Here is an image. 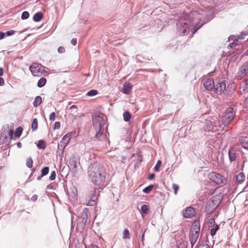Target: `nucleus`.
I'll return each mask as SVG.
<instances>
[{"mask_svg": "<svg viewBox=\"0 0 248 248\" xmlns=\"http://www.w3.org/2000/svg\"><path fill=\"white\" fill-rule=\"evenodd\" d=\"M228 155L229 160L231 162L235 160L238 157H239L238 154L236 153L234 146H232L230 148L228 151Z\"/></svg>", "mask_w": 248, "mask_h": 248, "instance_id": "nucleus-11", "label": "nucleus"}, {"mask_svg": "<svg viewBox=\"0 0 248 248\" xmlns=\"http://www.w3.org/2000/svg\"><path fill=\"white\" fill-rule=\"evenodd\" d=\"M43 18V15L40 13H36L33 17V19L36 22L40 21Z\"/></svg>", "mask_w": 248, "mask_h": 248, "instance_id": "nucleus-23", "label": "nucleus"}, {"mask_svg": "<svg viewBox=\"0 0 248 248\" xmlns=\"http://www.w3.org/2000/svg\"><path fill=\"white\" fill-rule=\"evenodd\" d=\"M206 126L204 127L205 130L210 131L213 129V125L211 121L209 120L206 121Z\"/></svg>", "mask_w": 248, "mask_h": 248, "instance_id": "nucleus-22", "label": "nucleus"}, {"mask_svg": "<svg viewBox=\"0 0 248 248\" xmlns=\"http://www.w3.org/2000/svg\"><path fill=\"white\" fill-rule=\"evenodd\" d=\"M144 239V234H143L142 236V240H143Z\"/></svg>", "mask_w": 248, "mask_h": 248, "instance_id": "nucleus-59", "label": "nucleus"}, {"mask_svg": "<svg viewBox=\"0 0 248 248\" xmlns=\"http://www.w3.org/2000/svg\"><path fill=\"white\" fill-rule=\"evenodd\" d=\"M5 36V34L2 32H0V40L4 38Z\"/></svg>", "mask_w": 248, "mask_h": 248, "instance_id": "nucleus-48", "label": "nucleus"}, {"mask_svg": "<svg viewBox=\"0 0 248 248\" xmlns=\"http://www.w3.org/2000/svg\"><path fill=\"white\" fill-rule=\"evenodd\" d=\"M132 86L129 82H125L123 86L122 92L126 94H128L131 91Z\"/></svg>", "mask_w": 248, "mask_h": 248, "instance_id": "nucleus-16", "label": "nucleus"}, {"mask_svg": "<svg viewBox=\"0 0 248 248\" xmlns=\"http://www.w3.org/2000/svg\"><path fill=\"white\" fill-rule=\"evenodd\" d=\"M73 165L74 166V168H77V163L76 162H73Z\"/></svg>", "mask_w": 248, "mask_h": 248, "instance_id": "nucleus-53", "label": "nucleus"}, {"mask_svg": "<svg viewBox=\"0 0 248 248\" xmlns=\"http://www.w3.org/2000/svg\"><path fill=\"white\" fill-rule=\"evenodd\" d=\"M189 21L188 20L180 19L177 23V26L180 31L185 34L188 27Z\"/></svg>", "mask_w": 248, "mask_h": 248, "instance_id": "nucleus-8", "label": "nucleus"}, {"mask_svg": "<svg viewBox=\"0 0 248 248\" xmlns=\"http://www.w3.org/2000/svg\"><path fill=\"white\" fill-rule=\"evenodd\" d=\"M208 178L218 185L225 184L227 181L224 176L215 172H210L208 174Z\"/></svg>", "mask_w": 248, "mask_h": 248, "instance_id": "nucleus-5", "label": "nucleus"}, {"mask_svg": "<svg viewBox=\"0 0 248 248\" xmlns=\"http://www.w3.org/2000/svg\"><path fill=\"white\" fill-rule=\"evenodd\" d=\"M123 238L124 239H129L130 238L129 232L127 229H125L124 230Z\"/></svg>", "mask_w": 248, "mask_h": 248, "instance_id": "nucleus-32", "label": "nucleus"}, {"mask_svg": "<svg viewBox=\"0 0 248 248\" xmlns=\"http://www.w3.org/2000/svg\"><path fill=\"white\" fill-rule=\"evenodd\" d=\"M198 248H210V246L206 243H203L200 244L198 246Z\"/></svg>", "mask_w": 248, "mask_h": 248, "instance_id": "nucleus-37", "label": "nucleus"}, {"mask_svg": "<svg viewBox=\"0 0 248 248\" xmlns=\"http://www.w3.org/2000/svg\"><path fill=\"white\" fill-rule=\"evenodd\" d=\"M154 187V185H150L149 186L146 187L143 189V192L145 193L148 194L149 193Z\"/></svg>", "mask_w": 248, "mask_h": 248, "instance_id": "nucleus-26", "label": "nucleus"}, {"mask_svg": "<svg viewBox=\"0 0 248 248\" xmlns=\"http://www.w3.org/2000/svg\"><path fill=\"white\" fill-rule=\"evenodd\" d=\"M37 147L39 149H44L46 147L45 142L44 141L41 140L38 141V142L37 144Z\"/></svg>", "mask_w": 248, "mask_h": 248, "instance_id": "nucleus-30", "label": "nucleus"}, {"mask_svg": "<svg viewBox=\"0 0 248 248\" xmlns=\"http://www.w3.org/2000/svg\"><path fill=\"white\" fill-rule=\"evenodd\" d=\"M23 131V128L19 126L16 129V132L15 133V135L16 137L19 138Z\"/></svg>", "mask_w": 248, "mask_h": 248, "instance_id": "nucleus-27", "label": "nucleus"}, {"mask_svg": "<svg viewBox=\"0 0 248 248\" xmlns=\"http://www.w3.org/2000/svg\"><path fill=\"white\" fill-rule=\"evenodd\" d=\"M248 73V61L246 62L241 67L237 73V78L239 79H242Z\"/></svg>", "mask_w": 248, "mask_h": 248, "instance_id": "nucleus-10", "label": "nucleus"}, {"mask_svg": "<svg viewBox=\"0 0 248 248\" xmlns=\"http://www.w3.org/2000/svg\"><path fill=\"white\" fill-rule=\"evenodd\" d=\"M4 84V80L2 78L0 77V86H2Z\"/></svg>", "mask_w": 248, "mask_h": 248, "instance_id": "nucleus-46", "label": "nucleus"}, {"mask_svg": "<svg viewBox=\"0 0 248 248\" xmlns=\"http://www.w3.org/2000/svg\"><path fill=\"white\" fill-rule=\"evenodd\" d=\"M245 54H246V55H248V49L246 51V52H245Z\"/></svg>", "mask_w": 248, "mask_h": 248, "instance_id": "nucleus-58", "label": "nucleus"}, {"mask_svg": "<svg viewBox=\"0 0 248 248\" xmlns=\"http://www.w3.org/2000/svg\"><path fill=\"white\" fill-rule=\"evenodd\" d=\"M29 16V13L27 11H24L22 13V14L21 15V18L22 19H27Z\"/></svg>", "mask_w": 248, "mask_h": 248, "instance_id": "nucleus-35", "label": "nucleus"}, {"mask_svg": "<svg viewBox=\"0 0 248 248\" xmlns=\"http://www.w3.org/2000/svg\"><path fill=\"white\" fill-rule=\"evenodd\" d=\"M88 172L92 182L96 186H101L105 179L106 169L102 164L95 162L90 164Z\"/></svg>", "mask_w": 248, "mask_h": 248, "instance_id": "nucleus-1", "label": "nucleus"}, {"mask_svg": "<svg viewBox=\"0 0 248 248\" xmlns=\"http://www.w3.org/2000/svg\"><path fill=\"white\" fill-rule=\"evenodd\" d=\"M162 162L160 160H158L156 165L154 167V170L155 171H158L159 170V169L161 166Z\"/></svg>", "mask_w": 248, "mask_h": 248, "instance_id": "nucleus-33", "label": "nucleus"}, {"mask_svg": "<svg viewBox=\"0 0 248 248\" xmlns=\"http://www.w3.org/2000/svg\"><path fill=\"white\" fill-rule=\"evenodd\" d=\"M3 74V69L2 67H0V76H2Z\"/></svg>", "mask_w": 248, "mask_h": 248, "instance_id": "nucleus-51", "label": "nucleus"}, {"mask_svg": "<svg viewBox=\"0 0 248 248\" xmlns=\"http://www.w3.org/2000/svg\"><path fill=\"white\" fill-rule=\"evenodd\" d=\"M46 82V79L45 78L42 77L41 78L37 83V86L39 88H42L44 87Z\"/></svg>", "mask_w": 248, "mask_h": 248, "instance_id": "nucleus-20", "label": "nucleus"}, {"mask_svg": "<svg viewBox=\"0 0 248 248\" xmlns=\"http://www.w3.org/2000/svg\"><path fill=\"white\" fill-rule=\"evenodd\" d=\"M234 117V112L232 108L226 109L222 118L224 124H229Z\"/></svg>", "mask_w": 248, "mask_h": 248, "instance_id": "nucleus-7", "label": "nucleus"}, {"mask_svg": "<svg viewBox=\"0 0 248 248\" xmlns=\"http://www.w3.org/2000/svg\"><path fill=\"white\" fill-rule=\"evenodd\" d=\"M123 117L124 121L128 122L131 118L132 115L129 111H126L124 113Z\"/></svg>", "mask_w": 248, "mask_h": 248, "instance_id": "nucleus-21", "label": "nucleus"}, {"mask_svg": "<svg viewBox=\"0 0 248 248\" xmlns=\"http://www.w3.org/2000/svg\"><path fill=\"white\" fill-rule=\"evenodd\" d=\"M30 70L34 77H40L42 76H46L47 75V72L45 70V67L38 63H33L30 66Z\"/></svg>", "mask_w": 248, "mask_h": 248, "instance_id": "nucleus-4", "label": "nucleus"}, {"mask_svg": "<svg viewBox=\"0 0 248 248\" xmlns=\"http://www.w3.org/2000/svg\"><path fill=\"white\" fill-rule=\"evenodd\" d=\"M98 198L96 195V190L94 189L93 191H92L90 195L88 196V202L87 203V205L88 206H93L96 203V201Z\"/></svg>", "mask_w": 248, "mask_h": 248, "instance_id": "nucleus-9", "label": "nucleus"}, {"mask_svg": "<svg viewBox=\"0 0 248 248\" xmlns=\"http://www.w3.org/2000/svg\"><path fill=\"white\" fill-rule=\"evenodd\" d=\"M49 168L48 167L43 168L41 170V176H44L47 174L49 172Z\"/></svg>", "mask_w": 248, "mask_h": 248, "instance_id": "nucleus-28", "label": "nucleus"}, {"mask_svg": "<svg viewBox=\"0 0 248 248\" xmlns=\"http://www.w3.org/2000/svg\"><path fill=\"white\" fill-rule=\"evenodd\" d=\"M245 103H248V97L245 99Z\"/></svg>", "mask_w": 248, "mask_h": 248, "instance_id": "nucleus-54", "label": "nucleus"}, {"mask_svg": "<svg viewBox=\"0 0 248 248\" xmlns=\"http://www.w3.org/2000/svg\"><path fill=\"white\" fill-rule=\"evenodd\" d=\"M98 93V92L96 90H92L89 91L86 95L88 96H93L97 95Z\"/></svg>", "mask_w": 248, "mask_h": 248, "instance_id": "nucleus-29", "label": "nucleus"}, {"mask_svg": "<svg viewBox=\"0 0 248 248\" xmlns=\"http://www.w3.org/2000/svg\"><path fill=\"white\" fill-rule=\"evenodd\" d=\"M37 198H38V196H37V195H33V196H32V197H31V200L32 201L34 202V201H35L37 199Z\"/></svg>", "mask_w": 248, "mask_h": 248, "instance_id": "nucleus-45", "label": "nucleus"}, {"mask_svg": "<svg viewBox=\"0 0 248 248\" xmlns=\"http://www.w3.org/2000/svg\"><path fill=\"white\" fill-rule=\"evenodd\" d=\"M148 207L146 204H143L141 207V211L143 214H147L149 212Z\"/></svg>", "mask_w": 248, "mask_h": 248, "instance_id": "nucleus-31", "label": "nucleus"}, {"mask_svg": "<svg viewBox=\"0 0 248 248\" xmlns=\"http://www.w3.org/2000/svg\"><path fill=\"white\" fill-rule=\"evenodd\" d=\"M38 128V121L36 118L33 119L32 123L31 124V129L32 131L36 130Z\"/></svg>", "mask_w": 248, "mask_h": 248, "instance_id": "nucleus-25", "label": "nucleus"}, {"mask_svg": "<svg viewBox=\"0 0 248 248\" xmlns=\"http://www.w3.org/2000/svg\"><path fill=\"white\" fill-rule=\"evenodd\" d=\"M42 177H43V176H41H41H38V177H37V180H40L41 179V178H42Z\"/></svg>", "mask_w": 248, "mask_h": 248, "instance_id": "nucleus-56", "label": "nucleus"}, {"mask_svg": "<svg viewBox=\"0 0 248 248\" xmlns=\"http://www.w3.org/2000/svg\"><path fill=\"white\" fill-rule=\"evenodd\" d=\"M222 200V196L220 194L213 196L207 202L205 210L208 213H211L218 206Z\"/></svg>", "mask_w": 248, "mask_h": 248, "instance_id": "nucleus-2", "label": "nucleus"}, {"mask_svg": "<svg viewBox=\"0 0 248 248\" xmlns=\"http://www.w3.org/2000/svg\"><path fill=\"white\" fill-rule=\"evenodd\" d=\"M33 165V161L31 158H28L26 161V165L29 168H31Z\"/></svg>", "mask_w": 248, "mask_h": 248, "instance_id": "nucleus-34", "label": "nucleus"}, {"mask_svg": "<svg viewBox=\"0 0 248 248\" xmlns=\"http://www.w3.org/2000/svg\"><path fill=\"white\" fill-rule=\"evenodd\" d=\"M240 142L244 148L248 149V138H242L240 140Z\"/></svg>", "mask_w": 248, "mask_h": 248, "instance_id": "nucleus-18", "label": "nucleus"}, {"mask_svg": "<svg viewBox=\"0 0 248 248\" xmlns=\"http://www.w3.org/2000/svg\"><path fill=\"white\" fill-rule=\"evenodd\" d=\"M60 126H61V124L59 122H55L54 128L59 129Z\"/></svg>", "mask_w": 248, "mask_h": 248, "instance_id": "nucleus-43", "label": "nucleus"}, {"mask_svg": "<svg viewBox=\"0 0 248 248\" xmlns=\"http://www.w3.org/2000/svg\"><path fill=\"white\" fill-rule=\"evenodd\" d=\"M56 178V172L55 171L51 172L50 175L49 176V179L51 181L54 180Z\"/></svg>", "mask_w": 248, "mask_h": 248, "instance_id": "nucleus-38", "label": "nucleus"}, {"mask_svg": "<svg viewBox=\"0 0 248 248\" xmlns=\"http://www.w3.org/2000/svg\"><path fill=\"white\" fill-rule=\"evenodd\" d=\"M155 174L154 173H152V174H151L149 176V177H148V179H149V180H152V179H153L155 177Z\"/></svg>", "mask_w": 248, "mask_h": 248, "instance_id": "nucleus-47", "label": "nucleus"}, {"mask_svg": "<svg viewBox=\"0 0 248 248\" xmlns=\"http://www.w3.org/2000/svg\"><path fill=\"white\" fill-rule=\"evenodd\" d=\"M195 214V209L193 207H187L183 212V216L185 218H189L193 217Z\"/></svg>", "mask_w": 248, "mask_h": 248, "instance_id": "nucleus-12", "label": "nucleus"}, {"mask_svg": "<svg viewBox=\"0 0 248 248\" xmlns=\"http://www.w3.org/2000/svg\"><path fill=\"white\" fill-rule=\"evenodd\" d=\"M219 226L217 224H214L213 226H211V229L210 230V234L211 235L213 236H214L217 231L218 230Z\"/></svg>", "mask_w": 248, "mask_h": 248, "instance_id": "nucleus-19", "label": "nucleus"}, {"mask_svg": "<svg viewBox=\"0 0 248 248\" xmlns=\"http://www.w3.org/2000/svg\"><path fill=\"white\" fill-rule=\"evenodd\" d=\"M71 139V135L67 134L64 136L60 142V146L64 149L66 145L68 144Z\"/></svg>", "mask_w": 248, "mask_h": 248, "instance_id": "nucleus-13", "label": "nucleus"}, {"mask_svg": "<svg viewBox=\"0 0 248 248\" xmlns=\"http://www.w3.org/2000/svg\"><path fill=\"white\" fill-rule=\"evenodd\" d=\"M226 89V84L224 82H220L216 85L215 90L216 93H223Z\"/></svg>", "mask_w": 248, "mask_h": 248, "instance_id": "nucleus-15", "label": "nucleus"}, {"mask_svg": "<svg viewBox=\"0 0 248 248\" xmlns=\"http://www.w3.org/2000/svg\"><path fill=\"white\" fill-rule=\"evenodd\" d=\"M200 225L198 222H194L191 227L189 232V241L191 245V248L197 242L199 235Z\"/></svg>", "mask_w": 248, "mask_h": 248, "instance_id": "nucleus-3", "label": "nucleus"}, {"mask_svg": "<svg viewBox=\"0 0 248 248\" xmlns=\"http://www.w3.org/2000/svg\"><path fill=\"white\" fill-rule=\"evenodd\" d=\"M172 189L174 190V193L175 195H176L177 193V191L179 189V186L176 184H173L172 185Z\"/></svg>", "mask_w": 248, "mask_h": 248, "instance_id": "nucleus-36", "label": "nucleus"}, {"mask_svg": "<svg viewBox=\"0 0 248 248\" xmlns=\"http://www.w3.org/2000/svg\"><path fill=\"white\" fill-rule=\"evenodd\" d=\"M42 103V98L40 96H37L35 98L33 102V105L35 107L39 106Z\"/></svg>", "mask_w": 248, "mask_h": 248, "instance_id": "nucleus-24", "label": "nucleus"}, {"mask_svg": "<svg viewBox=\"0 0 248 248\" xmlns=\"http://www.w3.org/2000/svg\"><path fill=\"white\" fill-rule=\"evenodd\" d=\"M236 178L237 182L239 183H242L245 180V175L243 172L239 173Z\"/></svg>", "mask_w": 248, "mask_h": 248, "instance_id": "nucleus-17", "label": "nucleus"}, {"mask_svg": "<svg viewBox=\"0 0 248 248\" xmlns=\"http://www.w3.org/2000/svg\"><path fill=\"white\" fill-rule=\"evenodd\" d=\"M49 120L51 121H54L55 119V113L54 112H52L49 115Z\"/></svg>", "mask_w": 248, "mask_h": 248, "instance_id": "nucleus-41", "label": "nucleus"}, {"mask_svg": "<svg viewBox=\"0 0 248 248\" xmlns=\"http://www.w3.org/2000/svg\"><path fill=\"white\" fill-rule=\"evenodd\" d=\"M65 48L63 46H61L58 49V51L60 53H63L65 52Z\"/></svg>", "mask_w": 248, "mask_h": 248, "instance_id": "nucleus-40", "label": "nucleus"}, {"mask_svg": "<svg viewBox=\"0 0 248 248\" xmlns=\"http://www.w3.org/2000/svg\"><path fill=\"white\" fill-rule=\"evenodd\" d=\"M90 248H98L97 246H93L91 247Z\"/></svg>", "mask_w": 248, "mask_h": 248, "instance_id": "nucleus-57", "label": "nucleus"}, {"mask_svg": "<svg viewBox=\"0 0 248 248\" xmlns=\"http://www.w3.org/2000/svg\"><path fill=\"white\" fill-rule=\"evenodd\" d=\"M100 118L98 117L93 120V126L96 132L95 137L97 139H100L104 131L103 124L100 122Z\"/></svg>", "mask_w": 248, "mask_h": 248, "instance_id": "nucleus-6", "label": "nucleus"}, {"mask_svg": "<svg viewBox=\"0 0 248 248\" xmlns=\"http://www.w3.org/2000/svg\"><path fill=\"white\" fill-rule=\"evenodd\" d=\"M77 106L76 105H72L70 107V109H72L73 108H77Z\"/></svg>", "mask_w": 248, "mask_h": 248, "instance_id": "nucleus-52", "label": "nucleus"}, {"mask_svg": "<svg viewBox=\"0 0 248 248\" xmlns=\"http://www.w3.org/2000/svg\"><path fill=\"white\" fill-rule=\"evenodd\" d=\"M17 146H18V147H20L21 146V143H20V142H18V143H17Z\"/></svg>", "mask_w": 248, "mask_h": 248, "instance_id": "nucleus-55", "label": "nucleus"}, {"mask_svg": "<svg viewBox=\"0 0 248 248\" xmlns=\"http://www.w3.org/2000/svg\"><path fill=\"white\" fill-rule=\"evenodd\" d=\"M238 41H235V43H237V45H238V42L239 41V40H241V39H244V37L243 35H240L239 37H238Z\"/></svg>", "mask_w": 248, "mask_h": 248, "instance_id": "nucleus-50", "label": "nucleus"}, {"mask_svg": "<svg viewBox=\"0 0 248 248\" xmlns=\"http://www.w3.org/2000/svg\"><path fill=\"white\" fill-rule=\"evenodd\" d=\"M203 85L207 90H212L214 87V82L213 79L211 78L207 79L204 81Z\"/></svg>", "mask_w": 248, "mask_h": 248, "instance_id": "nucleus-14", "label": "nucleus"}, {"mask_svg": "<svg viewBox=\"0 0 248 248\" xmlns=\"http://www.w3.org/2000/svg\"><path fill=\"white\" fill-rule=\"evenodd\" d=\"M14 132L12 130H10L9 131V135L11 137V138L12 139L13 136Z\"/></svg>", "mask_w": 248, "mask_h": 248, "instance_id": "nucleus-49", "label": "nucleus"}, {"mask_svg": "<svg viewBox=\"0 0 248 248\" xmlns=\"http://www.w3.org/2000/svg\"><path fill=\"white\" fill-rule=\"evenodd\" d=\"M16 33V31L14 30H10L6 32L5 34L7 36H11Z\"/></svg>", "mask_w": 248, "mask_h": 248, "instance_id": "nucleus-39", "label": "nucleus"}, {"mask_svg": "<svg viewBox=\"0 0 248 248\" xmlns=\"http://www.w3.org/2000/svg\"><path fill=\"white\" fill-rule=\"evenodd\" d=\"M71 44L74 45V46H75L76 44H77V39L76 38H73L71 41Z\"/></svg>", "mask_w": 248, "mask_h": 248, "instance_id": "nucleus-44", "label": "nucleus"}, {"mask_svg": "<svg viewBox=\"0 0 248 248\" xmlns=\"http://www.w3.org/2000/svg\"><path fill=\"white\" fill-rule=\"evenodd\" d=\"M238 41V39H235L233 42L232 43H231L229 44V46L230 47H232L233 46H236L237 45V43H235V41Z\"/></svg>", "mask_w": 248, "mask_h": 248, "instance_id": "nucleus-42", "label": "nucleus"}]
</instances>
